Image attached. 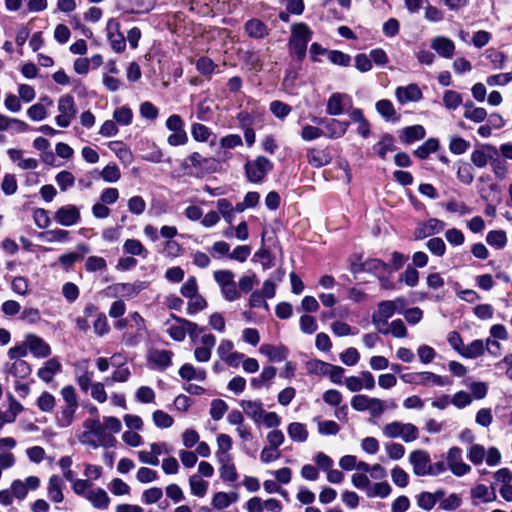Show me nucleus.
I'll return each mask as SVG.
<instances>
[{
	"instance_id": "393cba45",
	"label": "nucleus",
	"mask_w": 512,
	"mask_h": 512,
	"mask_svg": "<svg viewBox=\"0 0 512 512\" xmlns=\"http://www.w3.org/2000/svg\"><path fill=\"white\" fill-rule=\"evenodd\" d=\"M331 159L330 153L325 149L311 148L307 152L308 163L315 168L329 164Z\"/></svg>"
},
{
	"instance_id": "b1692460",
	"label": "nucleus",
	"mask_w": 512,
	"mask_h": 512,
	"mask_svg": "<svg viewBox=\"0 0 512 512\" xmlns=\"http://www.w3.org/2000/svg\"><path fill=\"white\" fill-rule=\"evenodd\" d=\"M259 352L268 357L270 361L281 362L288 356V349L284 345L262 344Z\"/></svg>"
},
{
	"instance_id": "423d86ee",
	"label": "nucleus",
	"mask_w": 512,
	"mask_h": 512,
	"mask_svg": "<svg viewBox=\"0 0 512 512\" xmlns=\"http://www.w3.org/2000/svg\"><path fill=\"white\" fill-rule=\"evenodd\" d=\"M272 168L273 164L269 159L259 156L255 160L246 163L245 172L249 181L258 183L265 178Z\"/></svg>"
},
{
	"instance_id": "79ce46f5",
	"label": "nucleus",
	"mask_w": 512,
	"mask_h": 512,
	"mask_svg": "<svg viewBox=\"0 0 512 512\" xmlns=\"http://www.w3.org/2000/svg\"><path fill=\"white\" fill-rule=\"evenodd\" d=\"M365 272L373 273L380 276L388 271V265L379 259H368L363 262L362 266Z\"/></svg>"
},
{
	"instance_id": "774afa93",
	"label": "nucleus",
	"mask_w": 512,
	"mask_h": 512,
	"mask_svg": "<svg viewBox=\"0 0 512 512\" xmlns=\"http://www.w3.org/2000/svg\"><path fill=\"white\" fill-rule=\"evenodd\" d=\"M387 456L394 461L400 460L405 455V447L397 442H388L385 444Z\"/></svg>"
},
{
	"instance_id": "c9c22d12",
	"label": "nucleus",
	"mask_w": 512,
	"mask_h": 512,
	"mask_svg": "<svg viewBox=\"0 0 512 512\" xmlns=\"http://www.w3.org/2000/svg\"><path fill=\"white\" fill-rule=\"evenodd\" d=\"M108 147L111 151H113L116 156L125 163H131L132 161V153L129 148L121 141H111L108 144Z\"/></svg>"
},
{
	"instance_id": "6e6d98bb",
	"label": "nucleus",
	"mask_w": 512,
	"mask_h": 512,
	"mask_svg": "<svg viewBox=\"0 0 512 512\" xmlns=\"http://www.w3.org/2000/svg\"><path fill=\"white\" fill-rule=\"evenodd\" d=\"M61 397L65 406H79V399L76 394L75 388L72 385H66L60 390Z\"/></svg>"
},
{
	"instance_id": "e2e57ef3",
	"label": "nucleus",
	"mask_w": 512,
	"mask_h": 512,
	"mask_svg": "<svg viewBox=\"0 0 512 512\" xmlns=\"http://www.w3.org/2000/svg\"><path fill=\"white\" fill-rule=\"evenodd\" d=\"M228 410V405L222 399H214L211 402L210 416L213 420L219 421Z\"/></svg>"
},
{
	"instance_id": "864d4df0",
	"label": "nucleus",
	"mask_w": 512,
	"mask_h": 512,
	"mask_svg": "<svg viewBox=\"0 0 512 512\" xmlns=\"http://www.w3.org/2000/svg\"><path fill=\"white\" fill-rule=\"evenodd\" d=\"M425 136V129L421 125H414L406 127L403 130V137L406 143H412L420 140Z\"/></svg>"
},
{
	"instance_id": "f3484780",
	"label": "nucleus",
	"mask_w": 512,
	"mask_h": 512,
	"mask_svg": "<svg viewBox=\"0 0 512 512\" xmlns=\"http://www.w3.org/2000/svg\"><path fill=\"white\" fill-rule=\"evenodd\" d=\"M395 97L401 103L417 102L422 98L421 89L417 84L399 86L395 90Z\"/></svg>"
},
{
	"instance_id": "8fccbe9b",
	"label": "nucleus",
	"mask_w": 512,
	"mask_h": 512,
	"mask_svg": "<svg viewBox=\"0 0 512 512\" xmlns=\"http://www.w3.org/2000/svg\"><path fill=\"white\" fill-rule=\"evenodd\" d=\"M486 241L490 246L501 249L507 244V236L503 230H493L488 232Z\"/></svg>"
},
{
	"instance_id": "c03bdc74",
	"label": "nucleus",
	"mask_w": 512,
	"mask_h": 512,
	"mask_svg": "<svg viewBox=\"0 0 512 512\" xmlns=\"http://www.w3.org/2000/svg\"><path fill=\"white\" fill-rule=\"evenodd\" d=\"M152 420L154 425L160 429L170 428L174 424L173 417L163 410L154 411L152 413Z\"/></svg>"
},
{
	"instance_id": "6ab92c4d",
	"label": "nucleus",
	"mask_w": 512,
	"mask_h": 512,
	"mask_svg": "<svg viewBox=\"0 0 512 512\" xmlns=\"http://www.w3.org/2000/svg\"><path fill=\"white\" fill-rule=\"evenodd\" d=\"M177 321V324L171 325L167 329L168 335L176 341H182L185 339L186 330H190V328H197V324L186 319H182L179 317H174Z\"/></svg>"
},
{
	"instance_id": "9b49d317",
	"label": "nucleus",
	"mask_w": 512,
	"mask_h": 512,
	"mask_svg": "<svg viewBox=\"0 0 512 512\" xmlns=\"http://www.w3.org/2000/svg\"><path fill=\"white\" fill-rule=\"evenodd\" d=\"M312 120L318 124L325 123V131H323V135L330 139H337L342 137L345 135L349 127L348 122L340 121L337 119L325 120L324 118L314 117Z\"/></svg>"
},
{
	"instance_id": "13d9d810",
	"label": "nucleus",
	"mask_w": 512,
	"mask_h": 512,
	"mask_svg": "<svg viewBox=\"0 0 512 512\" xmlns=\"http://www.w3.org/2000/svg\"><path fill=\"white\" fill-rule=\"evenodd\" d=\"M486 58L490 61V63L493 65L494 69H502L505 66L507 57L504 55V53L495 50V49H488L485 52Z\"/></svg>"
},
{
	"instance_id": "bf43d9fd",
	"label": "nucleus",
	"mask_w": 512,
	"mask_h": 512,
	"mask_svg": "<svg viewBox=\"0 0 512 512\" xmlns=\"http://www.w3.org/2000/svg\"><path fill=\"white\" fill-rule=\"evenodd\" d=\"M135 398L140 403L151 404L155 402L156 394L151 387L140 386L135 393Z\"/></svg>"
},
{
	"instance_id": "7ed1b4c3",
	"label": "nucleus",
	"mask_w": 512,
	"mask_h": 512,
	"mask_svg": "<svg viewBox=\"0 0 512 512\" xmlns=\"http://www.w3.org/2000/svg\"><path fill=\"white\" fill-rule=\"evenodd\" d=\"M383 435L388 439H401L405 443L413 442L419 437L418 428L412 423L392 421L382 427Z\"/></svg>"
},
{
	"instance_id": "72a5a7b5",
	"label": "nucleus",
	"mask_w": 512,
	"mask_h": 512,
	"mask_svg": "<svg viewBox=\"0 0 512 512\" xmlns=\"http://www.w3.org/2000/svg\"><path fill=\"white\" fill-rule=\"evenodd\" d=\"M237 500L238 495L236 493L218 492L213 496L212 505L214 508L222 510Z\"/></svg>"
},
{
	"instance_id": "58836bf2",
	"label": "nucleus",
	"mask_w": 512,
	"mask_h": 512,
	"mask_svg": "<svg viewBox=\"0 0 512 512\" xmlns=\"http://www.w3.org/2000/svg\"><path fill=\"white\" fill-rule=\"evenodd\" d=\"M131 377V371L128 367L120 366L112 372L110 377L105 378V383L111 385L113 383H125Z\"/></svg>"
},
{
	"instance_id": "bb28decb",
	"label": "nucleus",
	"mask_w": 512,
	"mask_h": 512,
	"mask_svg": "<svg viewBox=\"0 0 512 512\" xmlns=\"http://www.w3.org/2000/svg\"><path fill=\"white\" fill-rule=\"evenodd\" d=\"M217 451L216 457L218 461H230L229 450L232 448V439L227 434H219L216 439Z\"/></svg>"
},
{
	"instance_id": "f257e3e1",
	"label": "nucleus",
	"mask_w": 512,
	"mask_h": 512,
	"mask_svg": "<svg viewBox=\"0 0 512 512\" xmlns=\"http://www.w3.org/2000/svg\"><path fill=\"white\" fill-rule=\"evenodd\" d=\"M83 431L78 435L81 444L93 449L99 447L111 448L117 443L115 437L107 435L101 425V422L95 418L86 419L83 424Z\"/></svg>"
},
{
	"instance_id": "603ef678",
	"label": "nucleus",
	"mask_w": 512,
	"mask_h": 512,
	"mask_svg": "<svg viewBox=\"0 0 512 512\" xmlns=\"http://www.w3.org/2000/svg\"><path fill=\"white\" fill-rule=\"evenodd\" d=\"M109 491L115 496L129 495L131 488L120 478L112 479L108 484Z\"/></svg>"
},
{
	"instance_id": "0eeeda50",
	"label": "nucleus",
	"mask_w": 512,
	"mask_h": 512,
	"mask_svg": "<svg viewBox=\"0 0 512 512\" xmlns=\"http://www.w3.org/2000/svg\"><path fill=\"white\" fill-rule=\"evenodd\" d=\"M59 115L56 117V124L59 127H68L75 118L77 109L74 98L71 95L61 96L57 105Z\"/></svg>"
},
{
	"instance_id": "69168bd1",
	"label": "nucleus",
	"mask_w": 512,
	"mask_h": 512,
	"mask_svg": "<svg viewBox=\"0 0 512 512\" xmlns=\"http://www.w3.org/2000/svg\"><path fill=\"white\" fill-rule=\"evenodd\" d=\"M144 332L145 331H138L136 328H129L124 332L122 342L127 347H134L140 342Z\"/></svg>"
},
{
	"instance_id": "dca6fc26",
	"label": "nucleus",
	"mask_w": 512,
	"mask_h": 512,
	"mask_svg": "<svg viewBox=\"0 0 512 512\" xmlns=\"http://www.w3.org/2000/svg\"><path fill=\"white\" fill-rule=\"evenodd\" d=\"M216 344V338L212 334H205L200 339V345L194 351V357L198 362H208L212 349Z\"/></svg>"
},
{
	"instance_id": "a18cd8bd",
	"label": "nucleus",
	"mask_w": 512,
	"mask_h": 512,
	"mask_svg": "<svg viewBox=\"0 0 512 512\" xmlns=\"http://www.w3.org/2000/svg\"><path fill=\"white\" fill-rule=\"evenodd\" d=\"M439 147V142L435 138H430L419 146L414 154L420 159H426L432 152H435Z\"/></svg>"
},
{
	"instance_id": "a19ab883",
	"label": "nucleus",
	"mask_w": 512,
	"mask_h": 512,
	"mask_svg": "<svg viewBox=\"0 0 512 512\" xmlns=\"http://www.w3.org/2000/svg\"><path fill=\"white\" fill-rule=\"evenodd\" d=\"M374 150L381 159H385L389 151L394 150V142L392 136L386 134L376 143Z\"/></svg>"
},
{
	"instance_id": "9d476101",
	"label": "nucleus",
	"mask_w": 512,
	"mask_h": 512,
	"mask_svg": "<svg viewBox=\"0 0 512 512\" xmlns=\"http://www.w3.org/2000/svg\"><path fill=\"white\" fill-rule=\"evenodd\" d=\"M409 463L412 465L416 476H427L430 468V455L422 449L414 450L409 455Z\"/></svg>"
},
{
	"instance_id": "4468645a",
	"label": "nucleus",
	"mask_w": 512,
	"mask_h": 512,
	"mask_svg": "<svg viewBox=\"0 0 512 512\" xmlns=\"http://www.w3.org/2000/svg\"><path fill=\"white\" fill-rule=\"evenodd\" d=\"M25 346L37 358H46L51 354L49 344L35 334L26 335Z\"/></svg>"
},
{
	"instance_id": "5701e85b",
	"label": "nucleus",
	"mask_w": 512,
	"mask_h": 512,
	"mask_svg": "<svg viewBox=\"0 0 512 512\" xmlns=\"http://www.w3.org/2000/svg\"><path fill=\"white\" fill-rule=\"evenodd\" d=\"M173 353L168 350L155 349L150 351L148 361L157 369L164 370L170 366Z\"/></svg>"
},
{
	"instance_id": "473e14b6",
	"label": "nucleus",
	"mask_w": 512,
	"mask_h": 512,
	"mask_svg": "<svg viewBox=\"0 0 512 512\" xmlns=\"http://www.w3.org/2000/svg\"><path fill=\"white\" fill-rule=\"evenodd\" d=\"M245 30L250 37L263 38L268 35L267 26L258 19H251L245 24Z\"/></svg>"
},
{
	"instance_id": "0e129e2a",
	"label": "nucleus",
	"mask_w": 512,
	"mask_h": 512,
	"mask_svg": "<svg viewBox=\"0 0 512 512\" xmlns=\"http://www.w3.org/2000/svg\"><path fill=\"white\" fill-rule=\"evenodd\" d=\"M163 497V491L159 487H151L143 491L141 500L146 505L157 503Z\"/></svg>"
},
{
	"instance_id": "e433bc0d",
	"label": "nucleus",
	"mask_w": 512,
	"mask_h": 512,
	"mask_svg": "<svg viewBox=\"0 0 512 512\" xmlns=\"http://www.w3.org/2000/svg\"><path fill=\"white\" fill-rule=\"evenodd\" d=\"M471 497L482 502H491L496 499L494 490H490L486 485L478 484L471 490Z\"/></svg>"
},
{
	"instance_id": "5fc2aeb1",
	"label": "nucleus",
	"mask_w": 512,
	"mask_h": 512,
	"mask_svg": "<svg viewBox=\"0 0 512 512\" xmlns=\"http://www.w3.org/2000/svg\"><path fill=\"white\" fill-rule=\"evenodd\" d=\"M133 118L132 110L127 106L117 108L113 113V119L116 123L127 126L131 124Z\"/></svg>"
},
{
	"instance_id": "2eb2a0df",
	"label": "nucleus",
	"mask_w": 512,
	"mask_h": 512,
	"mask_svg": "<svg viewBox=\"0 0 512 512\" xmlns=\"http://www.w3.org/2000/svg\"><path fill=\"white\" fill-rule=\"evenodd\" d=\"M497 154L495 146L490 144H484L480 148L475 149L471 153V162L478 168L485 167L488 163H491L494 156Z\"/></svg>"
},
{
	"instance_id": "a878e982",
	"label": "nucleus",
	"mask_w": 512,
	"mask_h": 512,
	"mask_svg": "<svg viewBox=\"0 0 512 512\" xmlns=\"http://www.w3.org/2000/svg\"><path fill=\"white\" fill-rule=\"evenodd\" d=\"M240 407L255 423L261 420L264 413L262 403L257 400H241Z\"/></svg>"
},
{
	"instance_id": "de8ad7c7",
	"label": "nucleus",
	"mask_w": 512,
	"mask_h": 512,
	"mask_svg": "<svg viewBox=\"0 0 512 512\" xmlns=\"http://www.w3.org/2000/svg\"><path fill=\"white\" fill-rule=\"evenodd\" d=\"M377 329L383 334L391 333L395 338H404L407 335V329L404 322L400 319L392 321L388 329H383L382 327Z\"/></svg>"
},
{
	"instance_id": "1a4fd4ad",
	"label": "nucleus",
	"mask_w": 512,
	"mask_h": 512,
	"mask_svg": "<svg viewBox=\"0 0 512 512\" xmlns=\"http://www.w3.org/2000/svg\"><path fill=\"white\" fill-rule=\"evenodd\" d=\"M447 467L457 477L464 476L471 471V466L462 458V450L459 447H451L446 455Z\"/></svg>"
},
{
	"instance_id": "680f3d73",
	"label": "nucleus",
	"mask_w": 512,
	"mask_h": 512,
	"mask_svg": "<svg viewBox=\"0 0 512 512\" xmlns=\"http://www.w3.org/2000/svg\"><path fill=\"white\" fill-rule=\"evenodd\" d=\"M443 103L447 109L455 110L462 104V96L453 90H447L443 96Z\"/></svg>"
},
{
	"instance_id": "f03ea898",
	"label": "nucleus",
	"mask_w": 512,
	"mask_h": 512,
	"mask_svg": "<svg viewBox=\"0 0 512 512\" xmlns=\"http://www.w3.org/2000/svg\"><path fill=\"white\" fill-rule=\"evenodd\" d=\"M312 38V31L305 23H297L291 26L289 47L292 53L296 54L299 60L306 55L307 44Z\"/></svg>"
},
{
	"instance_id": "338daca9",
	"label": "nucleus",
	"mask_w": 512,
	"mask_h": 512,
	"mask_svg": "<svg viewBox=\"0 0 512 512\" xmlns=\"http://www.w3.org/2000/svg\"><path fill=\"white\" fill-rule=\"evenodd\" d=\"M55 404V397L46 391L43 392L37 399V406L42 412H52Z\"/></svg>"
},
{
	"instance_id": "aec40b11",
	"label": "nucleus",
	"mask_w": 512,
	"mask_h": 512,
	"mask_svg": "<svg viewBox=\"0 0 512 512\" xmlns=\"http://www.w3.org/2000/svg\"><path fill=\"white\" fill-rule=\"evenodd\" d=\"M61 363L57 358H51L44 362L43 366L37 371V376L45 383H50L55 375L61 371Z\"/></svg>"
},
{
	"instance_id": "4d7b16f0",
	"label": "nucleus",
	"mask_w": 512,
	"mask_h": 512,
	"mask_svg": "<svg viewBox=\"0 0 512 512\" xmlns=\"http://www.w3.org/2000/svg\"><path fill=\"white\" fill-rule=\"evenodd\" d=\"M377 112L385 119H396V111L391 101L382 99L376 103Z\"/></svg>"
},
{
	"instance_id": "7c9ffc66",
	"label": "nucleus",
	"mask_w": 512,
	"mask_h": 512,
	"mask_svg": "<svg viewBox=\"0 0 512 512\" xmlns=\"http://www.w3.org/2000/svg\"><path fill=\"white\" fill-rule=\"evenodd\" d=\"M287 433L294 442L303 443L308 439V430L306 425L300 422H292L287 427Z\"/></svg>"
},
{
	"instance_id": "3c124183",
	"label": "nucleus",
	"mask_w": 512,
	"mask_h": 512,
	"mask_svg": "<svg viewBox=\"0 0 512 512\" xmlns=\"http://www.w3.org/2000/svg\"><path fill=\"white\" fill-rule=\"evenodd\" d=\"M486 456V449L483 445L472 444L467 450V458L474 464L479 465L483 462Z\"/></svg>"
},
{
	"instance_id": "cd10ccee",
	"label": "nucleus",
	"mask_w": 512,
	"mask_h": 512,
	"mask_svg": "<svg viewBox=\"0 0 512 512\" xmlns=\"http://www.w3.org/2000/svg\"><path fill=\"white\" fill-rule=\"evenodd\" d=\"M349 96L343 93H333L327 102V114L331 116H338L343 113V102L348 99Z\"/></svg>"
},
{
	"instance_id": "37998d69",
	"label": "nucleus",
	"mask_w": 512,
	"mask_h": 512,
	"mask_svg": "<svg viewBox=\"0 0 512 512\" xmlns=\"http://www.w3.org/2000/svg\"><path fill=\"white\" fill-rule=\"evenodd\" d=\"M146 287L147 283L141 281L134 283H123L118 285V292L122 293L126 297H134Z\"/></svg>"
},
{
	"instance_id": "20e7f679",
	"label": "nucleus",
	"mask_w": 512,
	"mask_h": 512,
	"mask_svg": "<svg viewBox=\"0 0 512 512\" xmlns=\"http://www.w3.org/2000/svg\"><path fill=\"white\" fill-rule=\"evenodd\" d=\"M183 168L198 177L213 173L217 170V162L213 158H205L200 153L194 152L183 162Z\"/></svg>"
},
{
	"instance_id": "4be33fe9",
	"label": "nucleus",
	"mask_w": 512,
	"mask_h": 512,
	"mask_svg": "<svg viewBox=\"0 0 512 512\" xmlns=\"http://www.w3.org/2000/svg\"><path fill=\"white\" fill-rule=\"evenodd\" d=\"M430 46L444 58H451L455 51L454 43L444 36H437L433 38Z\"/></svg>"
},
{
	"instance_id": "6e6552de",
	"label": "nucleus",
	"mask_w": 512,
	"mask_h": 512,
	"mask_svg": "<svg viewBox=\"0 0 512 512\" xmlns=\"http://www.w3.org/2000/svg\"><path fill=\"white\" fill-rule=\"evenodd\" d=\"M404 299L397 298L396 300H386L378 304L377 311L372 315V323L376 328L381 325L387 324V319L391 318L397 307H404Z\"/></svg>"
},
{
	"instance_id": "052dcab7",
	"label": "nucleus",
	"mask_w": 512,
	"mask_h": 512,
	"mask_svg": "<svg viewBox=\"0 0 512 512\" xmlns=\"http://www.w3.org/2000/svg\"><path fill=\"white\" fill-rule=\"evenodd\" d=\"M462 505V498L456 493H451L440 502V509L444 511H455Z\"/></svg>"
},
{
	"instance_id": "4c0bfd02",
	"label": "nucleus",
	"mask_w": 512,
	"mask_h": 512,
	"mask_svg": "<svg viewBox=\"0 0 512 512\" xmlns=\"http://www.w3.org/2000/svg\"><path fill=\"white\" fill-rule=\"evenodd\" d=\"M216 206L226 223L231 225L235 218V209L232 203L225 198H221L217 200Z\"/></svg>"
},
{
	"instance_id": "09e8293b",
	"label": "nucleus",
	"mask_w": 512,
	"mask_h": 512,
	"mask_svg": "<svg viewBox=\"0 0 512 512\" xmlns=\"http://www.w3.org/2000/svg\"><path fill=\"white\" fill-rule=\"evenodd\" d=\"M221 464L219 468L220 478L226 482H234L238 478L236 468L230 461H218Z\"/></svg>"
},
{
	"instance_id": "412c9836",
	"label": "nucleus",
	"mask_w": 512,
	"mask_h": 512,
	"mask_svg": "<svg viewBox=\"0 0 512 512\" xmlns=\"http://www.w3.org/2000/svg\"><path fill=\"white\" fill-rule=\"evenodd\" d=\"M85 498L96 509L105 510L110 505V497L107 494V492L102 488L89 490L86 493Z\"/></svg>"
},
{
	"instance_id": "c756f323",
	"label": "nucleus",
	"mask_w": 512,
	"mask_h": 512,
	"mask_svg": "<svg viewBox=\"0 0 512 512\" xmlns=\"http://www.w3.org/2000/svg\"><path fill=\"white\" fill-rule=\"evenodd\" d=\"M179 375L186 381H199L203 382L206 379V372L203 369H197L191 364H184L179 369Z\"/></svg>"
},
{
	"instance_id": "a211bd4d",
	"label": "nucleus",
	"mask_w": 512,
	"mask_h": 512,
	"mask_svg": "<svg viewBox=\"0 0 512 512\" xmlns=\"http://www.w3.org/2000/svg\"><path fill=\"white\" fill-rule=\"evenodd\" d=\"M64 482L58 475H51L47 483V496L54 503H61L64 500Z\"/></svg>"
},
{
	"instance_id": "c85d7f7f",
	"label": "nucleus",
	"mask_w": 512,
	"mask_h": 512,
	"mask_svg": "<svg viewBox=\"0 0 512 512\" xmlns=\"http://www.w3.org/2000/svg\"><path fill=\"white\" fill-rule=\"evenodd\" d=\"M463 107L464 118L471 120L475 123L483 122L488 115L486 109L482 107H476L473 102H466Z\"/></svg>"
},
{
	"instance_id": "2f4dec72",
	"label": "nucleus",
	"mask_w": 512,
	"mask_h": 512,
	"mask_svg": "<svg viewBox=\"0 0 512 512\" xmlns=\"http://www.w3.org/2000/svg\"><path fill=\"white\" fill-rule=\"evenodd\" d=\"M77 409L78 407L63 405L56 415L57 425L61 428L69 427L74 421Z\"/></svg>"
},
{
	"instance_id": "f704fd0d",
	"label": "nucleus",
	"mask_w": 512,
	"mask_h": 512,
	"mask_svg": "<svg viewBox=\"0 0 512 512\" xmlns=\"http://www.w3.org/2000/svg\"><path fill=\"white\" fill-rule=\"evenodd\" d=\"M485 351L484 342L482 340H474L470 344L463 346L460 355L465 358H476L482 355Z\"/></svg>"
},
{
	"instance_id": "ea45409f",
	"label": "nucleus",
	"mask_w": 512,
	"mask_h": 512,
	"mask_svg": "<svg viewBox=\"0 0 512 512\" xmlns=\"http://www.w3.org/2000/svg\"><path fill=\"white\" fill-rule=\"evenodd\" d=\"M101 425L105 433L110 437H114V434H118L122 429V423L120 419L114 416L103 417Z\"/></svg>"
},
{
	"instance_id": "39448f33",
	"label": "nucleus",
	"mask_w": 512,
	"mask_h": 512,
	"mask_svg": "<svg viewBox=\"0 0 512 512\" xmlns=\"http://www.w3.org/2000/svg\"><path fill=\"white\" fill-rule=\"evenodd\" d=\"M401 380L408 384L421 386H447L451 384L448 377L440 376L429 371L405 373L400 376Z\"/></svg>"
},
{
	"instance_id": "f8f14e48",
	"label": "nucleus",
	"mask_w": 512,
	"mask_h": 512,
	"mask_svg": "<svg viewBox=\"0 0 512 512\" xmlns=\"http://www.w3.org/2000/svg\"><path fill=\"white\" fill-rule=\"evenodd\" d=\"M56 222L62 226L71 227L80 220V210L77 206L69 204L60 207L54 215Z\"/></svg>"
},
{
	"instance_id": "ddd939ff",
	"label": "nucleus",
	"mask_w": 512,
	"mask_h": 512,
	"mask_svg": "<svg viewBox=\"0 0 512 512\" xmlns=\"http://www.w3.org/2000/svg\"><path fill=\"white\" fill-rule=\"evenodd\" d=\"M445 226L443 221L437 218H430L426 222H421L417 225L414 231V237L417 240L427 238L442 232Z\"/></svg>"
},
{
	"instance_id": "49530a36",
	"label": "nucleus",
	"mask_w": 512,
	"mask_h": 512,
	"mask_svg": "<svg viewBox=\"0 0 512 512\" xmlns=\"http://www.w3.org/2000/svg\"><path fill=\"white\" fill-rule=\"evenodd\" d=\"M191 493L198 497H204L208 489V482L201 479L198 475H192L189 478Z\"/></svg>"
}]
</instances>
